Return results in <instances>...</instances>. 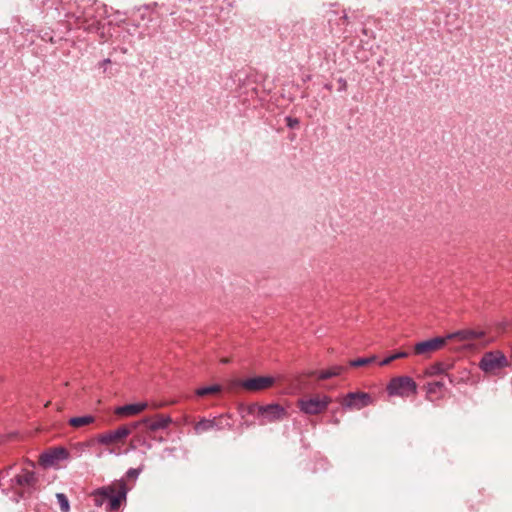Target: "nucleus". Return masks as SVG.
<instances>
[{"instance_id": "f257e3e1", "label": "nucleus", "mask_w": 512, "mask_h": 512, "mask_svg": "<svg viewBox=\"0 0 512 512\" xmlns=\"http://www.w3.org/2000/svg\"><path fill=\"white\" fill-rule=\"evenodd\" d=\"M9 482L13 489L21 488L24 492L32 493L37 489L39 478L33 468L22 467Z\"/></svg>"}, {"instance_id": "b1692460", "label": "nucleus", "mask_w": 512, "mask_h": 512, "mask_svg": "<svg viewBox=\"0 0 512 512\" xmlns=\"http://www.w3.org/2000/svg\"><path fill=\"white\" fill-rule=\"evenodd\" d=\"M56 498L62 512H69L70 505L67 496L64 493H57Z\"/></svg>"}, {"instance_id": "f704fd0d", "label": "nucleus", "mask_w": 512, "mask_h": 512, "mask_svg": "<svg viewBox=\"0 0 512 512\" xmlns=\"http://www.w3.org/2000/svg\"><path fill=\"white\" fill-rule=\"evenodd\" d=\"M103 63H104V64H108V63H110V59H104V60H103Z\"/></svg>"}, {"instance_id": "a211bd4d", "label": "nucleus", "mask_w": 512, "mask_h": 512, "mask_svg": "<svg viewBox=\"0 0 512 512\" xmlns=\"http://www.w3.org/2000/svg\"><path fill=\"white\" fill-rule=\"evenodd\" d=\"M453 363L452 362H445V361H440V362H436L434 364H432L428 369H427V374L429 376H437V375H441V374H445L447 376V372L449 370H451L453 368Z\"/></svg>"}, {"instance_id": "9b49d317", "label": "nucleus", "mask_w": 512, "mask_h": 512, "mask_svg": "<svg viewBox=\"0 0 512 512\" xmlns=\"http://www.w3.org/2000/svg\"><path fill=\"white\" fill-rule=\"evenodd\" d=\"M118 490V481L113 482L110 485H106L100 488L95 489L91 496L94 501V505L97 507H101L104 504H107L108 501H111L113 496L116 495Z\"/></svg>"}, {"instance_id": "a878e982", "label": "nucleus", "mask_w": 512, "mask_h": 512, "mask_svg": "<svg viewBox=\"0 0 512 512\" xmlns=\"http://www.w3.org/2000/svg\"><path fill=\"white\" fill-rule=\"evenodd\" d=\"M142 471V468H130L126 471V477L128 479H137Z\"/></svg>"}, {"instance_id": "9d476101", "label": "nucleus", "mask_w": 512, "mask_h": 512, "mask_svg": "<svg viewBox=\"0 0 512 512\" xmlns=\"http://www.w3.org/2000/svg\"><path fill=\"white\" fill-rule=\"evenodd\" d=\"M118 490V481L113 482L110 485H106L100 488L95 489L91 496L94 501V505L97 507H101L104 504H107L108 501H111L113 496L116 495Z\"/></svg>"}, {"instance_id": "f8f14e48", "label": "nucleus", "mask_w": 512, "mask_h": 512, "mask_svg": "<svg viewBox=\"0 0 512 512\" xmlns=\"http://www.w3.org/2000/svg\"><path fill=\"white\" fill-rule=\"evenodd\" d=\"M136 422L139 423V428L145 427L147 431L154 432L166 429L172 423V418L169 415L158 414L155 419L146 417Z\"/></svg>"}, {"instance_id": "dca6fc26", "label": "nucleus", "mask_w": 512, "mask_h": 512, "mask_svg": "<svg viewBox=\"0 0 512 512\" xmlns=\"http://www.w3.org/2000/svg\"><path fill=\"white\" fill-rule=\"evenodd\" d=\"M484 336V332L481 330L474 329H463L458 330L456 332L450 333L446 336L447 339L458 338L461 341L466 340H475L482 338Z\"/></svg>"}, {"instance_id": "cd10ccee", "label": "nucleus", "mask_w": 512, "mask_h": 512, "mask_svg": "<svg viewBox=\"0 0 512 512\" xmlns=\"http://www.w3.org/2000/svg\"><path fill=\"white\" fill-rule=\"evenodd\" d=\"M14 469V466H9L0 471V480L10 476V472Z\"/></svg>"}, {"instance_id": "473e14b6", "label": "nucleus", "mask_w": 512, "mask_h": 512, "mask_svg": "<svg viewBox=\"0 0 512 512\" xmlns=\"http://www.w3.org/2000/svg\"><path fill=\"white\" fill-rule=\"evenodd\" d=\"M331 422L335 425H337L339 423V420L337 418H334L331 420Z\"/></svg>"}, {"instance_id": "423d86ee", "label": "nucleus", "mask_w": 512, "mask_h": 512, "mask_svg": "<svg viewBox=\"0 0 512 512\" xmlns=\"http://www.w3.org/2000/svg\"><path fill=\"white\" fill-rule=\"evenodd\" d=\"M331 403V398L327 395L323 397H313L298 400V407L301 412L307 415H317L323 412Z\"/></svg>"}, {"instance_id": "39448f33", "label": "nucleus", "mask_w": 512, "mask_h": 512, "mask_svg": "<svg viewBox=\"0 0 512 512\" xmlns=\"http://www.w3.org/2000/svg\"><path fill=\"white\" fill-rule=\"evenodd\" d=\"M258 417L260 418V424L264 425L267 423H273L283 420L286 415V409L277 403H271L267 405L258 406Z\"/></svg>"}, {"instance_id": "1a4fd4ad", "label": "nucleus", "mask_w": 512, "mask_h": 512, "mask_svg": "<svg viewBox=\"0 0 512 512\" xmlns=\"http://www.w3.org/2000/svg\"><path fill=\"white\" fill-rule=\"evenodd\" d=\"M69 458V452L65 447H54L40 455V463L44 467H53Z\"/></svg>"}, {"instance_id": "c9c22d12", "label": "nucleus", "mask_w": 512, "mask_h": 512, "mask_svg": "<svg viewBox=\"0 0 512 512\" xmlns=\"http://www.w3.org/2000/svg\"><path fill=\"white\" fill-rule=\"evenodd\" d=\"M325 87H326L327 89H329V90L331 89V86H330V85H326Z\"/></svg>"}, {"instance_id": "20e7f679", "label": "nucleus", "mask_w": 512, "mask_h": 512, "mask_svg": "<svg viewBox=\"0 0 512 512\" xmlns=\"http://www.w3.org/2000/svg\"><path fill=\"white\" fill-rule=\"evenodd\" d=\"M139 429V423L131 422L126 425H122L115 430L108 431L106 433L100 434L97 437V442L101 445H111L114 443H118L132 434L134 431Z\"/></svg>"}, {"instance_id": "ddd939ff", "label": "nucleus", "mask_w": 512, "mask_h": 512, "mask_svg": "<svg viewBox=\"0 0 512 512\" xmlns=\"http://www.w3.org/2000/svg\"><path fill=\"white\" fill-rule=\"evenodd\" d=\"M274 383V378L271 376H258L248 378L241 382V387L248 391H261L269 388Z\"/></svg>"}, {"instance_id": "393cba45", "label": "nucleus", "mask_w": 512, "mask_h": 512, "mask_svg": "<svg viewBox=\"0 0 512 512\" xmlns=\"http://www.w3.org/2000/svg\"><path fill=\"white\" fill-rule=\"evenodd\" d=\"M444 383L441 381H436L432 383H428L427 390L429 393H435L437 390L443 388Z\"/></svg>"}, {"instance_id": "c85d7f7f", "label": "nucleus", "mask_w": 512, "mask_h": 512, "mask_svg": "<svg viewBox=\"0 0 512 512\" xmlns=\"http://www.w3.org/2000/svg\"><path fill=\"white\" fill-rule=\"evenodd\" d=\"M339 91H345L347 89V81L344 78L338 79Z\"/></svg>"}, {"instance_id": "c756f323", "label": "nucleus", "mask_w": 512, "mask_h": 512, "mask_svg": "<svg viewBox=\"0 0 512 512\" xmlns=\"http://www.w3.org/2000/svg\"><path fill=\"white\" fill-rule=\"evenodd\" d=\"M408 356V353L405 351H399L397 353L392 354L393 361L400 358H405Z\"/></svg>"}, {"instance_id": "f3484780", "label": "nucleus", "mask_w": 512, "mask_h": 512, "mask_svg": "<svg viewBox=\"0 0 512 512\" xmlns=\"http://www.w3.org/2000/svg\"><path fill=\"white\" fill-rule=\"evenodd\" d=\"M147 407L146 402H139V403H132V404H126L123 406H119L115 409V413L119 416H132L136 415L143 410H145Z\"/></svg>"}, {"instance_id": "2f4dec72", "label": "nucleus", "mask_w": 512, "mask_h": 512, "mask_svg": "<svg viewBox=\"0 0 512 512\" xmlns=\"http://www.w3.org/2000/svg\"><path fill=\"white\" fill-rule=\"evenodd\" d=\"M94 26H95V22H92L91 24H89V25H87V26H85V25H81V27H83L84 29H90V28H92V27H94Z\"/></svg>"}, {"instance_id": "bb28decb", "label": "nucleus", "mask_w": 512, "mask_h": 512, "mask_svg": "<svg viewBox=\"0 0 512 512\" xmlns=\"http://www.w3.org/2000/svg\"><path fill=\"white\" fill-rule=\"evenodd\" d=\"M299 120L297 118H293V117H286V124L289 128H295L299 125Z\"/></svg>"}, {"instance_id": "4be33fe9", "label": "nucleus", "mask_w": 512, "mask_h": 512, "mask_svg": "<svg viewBox=\"0 0 512 512\" xmlns=\"http://www.w3.org/2000/svg\"><path fill=\"white\" fill-rule=\"evenodd\" d=\"M220 390H221V386L217 385V384L211 385V386H206V387H200L196 390V395L199 397H202V396H206L209 394L217 393Z\"/></svg>"}, {"instance_id": "7ed1b4c3", "label": "nucleus", "mask_w": 512, "mask_h": 512, "mask_svg": "<svg viewBox=\"0 0 512 512\" xmlns=\"http://www.w3.org/2000/svg\"><path fill=\"white\" fill-rule=\"evenodd\" d=\"M387 391L389 395L409 397L417 394V384L409 376H399L390 380Z\"/></svg>"}, {"instance_id": "412c9836", "label": "nucleus", "mask_w": 512, "mask_h": 512, "mask_svg": "<svg viewBox=\"0 0 512 512\" xmlns=\"http://www.w3.org/2000/svg\"><path fill=\"white\" fill-rule=\"evenodd\" d=\"M95 417L92 415H83V416H76L71 417L68 421L69 425H71L74 428L83 427L86 425H90L94 423Z\"/></svg>"}, {"instance_id": "72a5a7b5", "label": "nucleus", "mask_w": 512, "mask_h": 512, "mask_svg": "<svg viewBox=\"0 0 512 512\" xmlns=\"http://www.w3.org/2000/svg\"><path fill=\"white\" fill-rule=\"evenodd\" d=\"M344 21H348V16L346 13L343 14V16L341 17Z\"/></svg>"}, {"instance_id": "aec40b11", "label": "nucleus", "mask_w": 512, "mask_h": 512, "mask_svg": "<svg viewBox=\"0 0 512 512\" xmlns=\"http://www.w3.org/2000/svg\"><path fill=\"white\" fill-rule=\"evenodd\" d=\"M345 369L346 368L342 365H333L328 369L319 371V373L317 374V377L320 380H327L332 377L341 375L345 371Z\"/></svg>"}, {"instance_id": "f03ea898", "label": "nucleus", "mask_w": 512, "mask_h": 512, "mask_svg": "<svg viewBox=\"0 0 512 512\" xmlns=\"http://www.w3.org/2000/svg\"><path fill=\"white\" fill-rule=\"evenodd\" d=\"M508 366H510V363L500 350L485 352L479 361V368L484 373H495Z\"/></svg>"}, {"instance_id": "0eeeda50", "label": "nucleus", "mask_w": 512, "mask_h": 512, "mask_svg": "<svg viewBox=\"0 0 512 512\" xmlns=\"http://www.w3.org/2000/svg\"><path fill=\"white\" fill-rule=\"evenodd\" d=\"M232 424L230 423V416L228 415H220L218 417H214L213 419H200L194 425V431L196 434H201L207 432L209 430H224L230 429Z\"/></svg>"}, {"instance_id": "4468645a", "label": "nucleus", "mask_w": 512, "mask_h": 512, "mask_svg": "<svg viewBox=\"0 0 512 512\" xmlns=\"http://www.w3.org/2000/svg\"><path fill=\"white\" fill-rule=\"evenodd\" d=\"M446 340V337H435L418 342L414 346V351L418 355H424L436 351L446 343Z\"/></svg>"}, {"instance_id": "6ab92c4d", "label": "nucleus", "mask_w": 512, "mask_h": 512, "mask_svg": "<svg viewBox=\"0 0 512 512\" xmlns=\"http://www.w3.org/2000/svg\"><path fill=\"white\" fill-rule=\"evenodd\" d=\"M447 378L452 385L466 384L470 381L471 374L466 368L458 371L457 373L447 374Z\"/></svg>"}, {"instance_id": "5701e85b", "label": "nucleus", "mask_w": 512, "mask_h": 512, "mask_svg": "<svg viewBox=\"0 0 512 512\" xmlns=\"http://www.w3.org/2000/svg\"><path fill=\"white\" fill-rule=\"evenodd\" d=\"M375 360H376V356L375 355L370 356V357L358 358V359H355V360H351L349 362V366H351V367H361V366H365L367 364H370V363L374 362Z\"/></svg>"}, {"instance_id": "6e6552de", "label": "nucleus", "mask_w": 512, "mask_h": 512, "mask_svg": "<svg viewBox=\"0 0 512 512\" xmlns=\"http://www.w3.org/2000/svg\"><path fill=\"white\" fill-rule=\"evenodd\" d=\"M372 403V397L366 392H349L342 401L345 409L360 410Z\"/></svg>"}, {"instance_id": "7c9ffc66", "label": "nucleus", "mask_w": 512, "mask_h": 512, "mask_svg": "<svg viewBox=\"0 0 512 512\" xmlns=\"http://www.w3.org/2000/svg\"><path fill=\"white\" fill-rule=\"evenodd\" d=\"M392 361H393V357H392V355H390V356L384 358L382 361H380L379 365L385 366V365L390 364Z\"/></svg>"}, {"instance_id": "2eb2a0df", "label": "nucleus", "mask_w": 512, "mask_h": 512, "mask_svg": "<svg viewBox=\"0 0 512 512\" xmlns=\"http://www.w3.org/2000/svg\"><path fill=\"white\" fill-rule=\"evenodd\" d=\"M128 487L124 479L118 480V490L115 496L106 504V511H117L123 502H126Z\"/></svg>"}]
</instances>
